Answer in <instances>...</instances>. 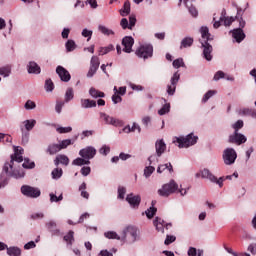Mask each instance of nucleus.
Masks as SVG:
<instances>
[{
  "label": "nucleus",
  "mask_w": 256,
  "mask_h": 256,
  "mask_svg": "<svg viewBox=\"0 0 256 256\" xmlns=\"http://www.w3.org/2000/svg\"><path fill=\"white\" fill-rule=\"evenodd\" d=\"M123 51L124 53H131L133 51V45H135V40L131 36H125L122 39Z\"/></svg>",
  "instance_id": "obj_13"
},
{
  "label": "nucleus",
  "mask_w": 256,
  "mask_h": 256,
  "mask_svg": "<svg viewBox=\"0 0 256 256\" xmlns=\"http://www.w3.org/2000/svg\"><path fill=\"white\" fill-rule=\"evenodd\" d=\"M154 172H155V167L153 166H148L144 169L145 177H151V175H153Z\"/></svg>",
  "instance_id": "obj_52"
},
{
  "label": "nucleus",
  "mask_w": 256,
  "mask_h": 256,
  "mask_svg": "<svg viewBox=\"0 0 256 256\" xmlns=\"http://www.w3.org/2000/svg\"><path fill=\"white\" fill-rule=\"evenodd\" d=\"M0 75H2V77H9L11 75V67L10 66L1 67Z\"/></svg>",
  "instance_id": "obj_41"
},
{
  "label": "nucleus",
  "mask_w": 256,
  "mask_h": 256,
  "mask_svg": "<svg viewBox=\"0 0 256 256\" xmlns=\"http://www.w3.org/2000/svg\"><path fill=\"white\" fill-rule=\"evenodd\" d=\"M228 142L234 145H243V143H247V137L239 132H234L229 136Z\"/></svg>",
  "instance_id": "obj_9"
},
{
  "label": "nucleus",
  "mask_w": 256,
  "mask_h": 256,
  "mask_svg": "<svg viewBox=\"0 0 256 256\" xmlns=\"http://www.w3.org/2000/svg\"><path fill=\"white\" fill-rule=\"evenodd\" d=\"M171 109V104H164L163 107L158 111V115H166Z\"/></svg>",
  "instance_id": "obj_48"
},
{
  "label": "nucleus",
  "mask_w": 256,
  "mask_h": 256,
  "mask_svg": "<svg viewBox=\"0 0 256 256\" xmlns=\"http://www.w3.org/2000/svg\"><path fill=\"white\" fill-rule=\"evenodd\" d=\"M80 173L84 176L87 177V175H89L91 173V167L89 166H84L81 168Z\"/></svg>",
  "instance_id": "obj_59"
},
{
  "label": "nucleus",
  "mask_w": 256,
  "mask_h": 256,
  "mask_svg": "<svg viewBox=\"0 0 256 256\" xmlns=\"http://www.w3.org/2000/svg\"><path fill=\"white\" fill-rule=\"evenodd\" d=\"M55 89V84H53V80L47 79L45 81V90L46 91H53Z\"/></svg>",
  "instance_id": "obj_50"
},
{
  "label": "nucleus",
  "mask_w": 256,
  "mask_h": 256,
  "mask_svg": "<svg viewBox=\"0 0 256 256\" xmlns=\"http://www.w3.org/2000/svg\"><path fill=\"white\" fill-rule=\"evenodd\" d=\"M48 231L52 232V235H59V229H57V223L55 221H50L46 223Z\"/></svg>",
  "instance_id": "obj_28"
},
{
  "label": "nucleus",
  "mask_w": 256,
  "mask_h": 256,
  "mask_svg": "<svg viewBox=\"0 0 256 256\" xmlns=\"http://www.w3.org/2000/svg\"><path fill=\"white\" fill-rule=\"evenodd\" d=\"M111 51H115V46L113 44H109L106 47H100L99 48V55H107V53H111Z\"/></svg>",
  "instance_id": "obj_33"
},
{
  "label": "nucleus",
  "mask_w": 256,
  "mask_h": 256,
  "mask_svg": "<svg viewBox=\"0 0 256 256\" xmlns=\"http://www.w3.org/2000/svg\"><path fill=\"white\" fill-rule=\"evenodd\" d=\"M201 177L202 179H209V181H211L212 183H216L217 185H219V187H223V177L217 179L215 175H213L211 171H209V169L202 170Z\"/></svg>",
  "instance_id": "obj_8"
},
{
  "label": "nucleus",
  "mask_w": 256,
  "mask_h": 256,
  "mask_svg": "<svg viewBox=\"0 0 256 256\" xmlns=\"http://www.w3.org/2000/svg\"><path fill=\"white\" fill-rule=\"evenodd\" d=\"M22 167L24 169H34L35 168V162H31L29 159H24V163L22 164Z\"/></svg>",
  "instance_id": "obj_45"
},
{
  "label": "nucleus",
  "mask_w": 256,
  "mask_h": 256,
  "mask_svg": "<svg viewBox=\"0 0 256 256\" xmlns=\"http://www.w3.org/2000/svg\"><path fill=\"white\" fill-rule=\"evenodd\" d=\"M135 23H137V18L135 17V15H130L129 17V26L128 29H133V27H135Z\"/></svg>",
  "instance_id": "obj_58"
},
{
  "label": "nucleus",
  "mask_w": 256,
  "mask_h": 256,
  "mask_svg": "<svg viewBox=\"0 0 256 256\" xmlns=\"http://www.w3.org/2000/svg\"><path fill=\"white\" fill-rule=\"evenodd\" d=\"M188 256H197V248L195 247H190L188 249Z\"/></svg>",
  "instance_id": "obj_64"
},
{
  "label": "nucleus",
  "mask_w": 256,
  "mask_h": 256,
  "mask_svg": "<svg viewBox=\"0 0 256 256\" xmlns=\"http://www.w3.org/2000/svg\"><path fill=\"white\" fill-rule=\"evenodd\" d=\"M243 120H238L236 123L232 125V129H234V133H239V129H243Z\"/></svg>",
  "instance_id": "obj_47"
},
{
  "label": "nucleus",
  "mask_w": 256,
  "mask_h": 256,
  "mask_svg": "<svg viewBox=\"0 0 256 256\" xmlns=\"http://www.w3.org/2000/svg\"><path fill=\"white\" fill-rule=\"evenodd\" d=\"M185 63L183 62V58H178L173 61V67L175 69H179V67H183Z\"/></svg>",
  "instance_id": "obj_55"
},
{
  "label": "nucleus",
  "mask_w": 256,
  "mask_h": 256,
  "mask_svg": "<svg viewBox=\"0 0 256 256\" xmlns=\"http://www.w3.org/2000/svg\"><path fill=\"white\" fill-rule=\"evenodd\" d=\"M100 117L103 119V121H105L106 125H114V127H121V125H123L121 120L115 119L106 113L101 112Z\"/></svg>",
  "instance_id": "obj_12"
},
{
  "label": "nucleus",
  "mask_w": 256,
  "mask_h": 256,
  "mask_svg": "<svg viewBox=\"0 0 256 256\" xmlns=\"http://www.w3.org/2000/svg\"><path fill=\"white\" fill-rule=\"evenodd\" d=\"M232 37L235 39L236 43H241L245 39V32H243V29L236 28L232 30Z\"/></svg>",
  "instance_id": "obj_19"
},
{
  "label": "nucleus",
  "mask_w": 256,
  "mask_h": 256,
  "mask_svg": "<svg viewBox=\"0 0 256 256\" xmlns=\"http://www.w3.org/2000/svg\"><path fill=\"white\" fill-rule=\"evenodd\" d=\"M80 103L83 109H91L93 107H97V102L91 99H81Z\"/></svg>",
  "instance_id": "obj_22"
},
{
  "label": "nucleus",
  "mask_w": 256,
  "mask_h": 256,
  "mask_svg": "<svg viewBox=\"0 0 256 256\" xmlns=\"http://www.w3.org/2000/svg\"><path fill=\"white\" fill-rule=\"evenodd\" d=\"M98 29H99V31H100L103 35H107V36H109V35H115V32H114L113 30H111V29H109V28H107V27H105V26H103V25H100V26L98 27Z\"/></svg>",
  "instance_id": "obj_39"
},
{
  "label": "nucleus",
  "mask_w": 256,
  "mask_h": 256,
  "mask_svg": "<svg viewBox=\"0 0 256 256\" xmlns=\"http://www.w3.org/2000/svg\"><path fill=\"white\" fill-rule=\"evenodd\" d=\"M59 164L65 165V166L69 165V157H67L64 154L58 155L54 160V165L58 167Z\"/></svg>",
  "instance_id": "obj_20"
},
{
  "label": "nucleus",
  "mask_w": 256,
  "mask_h": 256,
  "mask_svg": "<svg viewBox=\"0 0 256 256\" xmlns=\"http://www.w3.org/2000/svg\"><path fill=\"white\" fill-rule=\"evenodd\" d=\"M173 193H180V195L184 197V195H187V190L179 188V184H177L175 180L164 184L162 188L158 190L160 197H169V195H173Z\"/></svg>",
  "instance_id": "obj_2"
},
{
  "label": "nucleus",
  "mask_w": 256,
  "mask_h": 256,
  "mask_svg": "<svg viewBox=\"0 0 256 256\" xmlns=\"http://www.w3.org/2000/svg\"><path fill=\"white\" fill-rule=\"evenodd\" d=\"M137 129L138 133H141V126L139 124L134 123L133 126L127 125L126 127L123 128L124 133H135V130Z\"/></svg>",
  "instance_id": "obj_29"
},
{
  "label": "nucleus",
  "mask_w": 256,
  "mask_h": 256,
  "mask_svg": "<svg viewBox=\"0 0 256 256\" xmlns=\"http://www.w3.org/2000/svg\"><path fill=\"white\" fill-rule=\"evenodd\" d=\"M25 109L29 110V109H35L36 107V104L35 102L31 101V100H28L26 103H25Z\"/></svg>",
  "instance_id": "obj_61"
},
{
  "label": "nucleus",
  "mask_w": 256,
  "mask_h": 256,
  "mask_svg": "<svg viewBox=\"0 0 256 256\" xmlns=\"http://www.w3.org/2000/svg\"><path fill=\"white\" fill-rule=\"evenodd\" d=\"M69 145H73V142L71 141V139L62 140L59 143L60 150L67 149V147H69Z\"/></svg>",
  "instance_id": "obj_49"
},
{
  "label": "nucleus",
  "mask_w": 256,
  "mask_h": 256,
  "mask_svg": "<svg viewBox=\"0 0 256 256\" xmlns=\"http://www.w3.org/2000/svg\"><path fill=\"white\" fill-rule=\"evenodd\" d=\"M7 177H14V179H23L25 177V172L20 170H13V164L6 162L3 167V172L0 175V188L5 187L9 180Z\"/></svg>",
  "instance_id": "obj_1"
},
{
  "label": "nucleus",
  "mask_w": 256,
  "mask_h": 256,
  "mask_svg": "<svg viewBox=\"0 0 256 256\" xmlns=\"http://www.w3.org/2000/svg\"><path fill=\"white\" fill-rule=\"evenodd\" d=\"M248 251L252 254V255H256V243H252L248 246Z\"/></svg>",
  "instance_id": "obj_63"
},
{
  "label": "nucleus",
  "mask_w": 256,
  "mask_h": 256,
  "mask_svg": "<svg viewBox=\"0 0 256 256\" xmlns=\"http://www.w3.org/2000/svg\"><path fill=\"white\" fill-rule=\"evenodd\" d=\"M82 35H83L84 37H88V41H89V40L91 39V37L93 36V31L84 29V30L82 31Z\"/></svg>",
  "instance_id": "obj_62"
},
{
  "label": "nucleus",
  "mask_w": 256,
  "mask_h": 256,
  "mask_svg": "<svg viewBox=\"0 0 256 256\" xmlns=\"http://www.w3.org/2000/svg\"><path fill=\"white\" fill-rule=\"evenodd\" d=\"M99 65H101V63L99 62V57L93 56L90 61V69L87 73V77H93V75L97 73V69H99Z\"/></svg>",
  "instance_id": "obj_14"
},
{
  "label": "nucleus",
  "mask_w": 256,
  "mask_h": 256,
  "mask_svg": "<svg viewBox=\"0 0 256 256\" xmlns=\"http://www.w3.org/2000/svg\"><path fill=\"white\" fill-rule=\"evenodd\" d=\"M56 73L64 83H69V81H71V74L63 66H58L56 68Z\"/></svg>",
  "instance_id": "obj_15"
},
{
  "label": "nucleus",
  "mask_w": 256,
  "mask_h": 256,
  "mask_svg": "<svg viewBox=\"0 0 256 256\" xmlns=\"http://www.w3.org/2000/svg\"><path fill=\"white\" fill-rule=\"evenodd\" d=\"M168 170L169 173H173V165L171 163L159 165L157 168V173H163V171Z\"/></svg>",
  "instance_id": "obj_34"
},
{
  "label": "nucleus",
  "mask_w": 256,
  "mask_h": 256,
  "mask_svg": "<svg viewBox=\"0 0 256 256\" xmlns=\"http://www.w3.org/2000/svg\"><path fill=\"white\" fill-rule=\"evenodd\" d=\"M79 155L83 159H87V161H89V159H93V157H95V155H97V150L95 148H93L92 146H88L86 148L81 149L79 151Z\"/></svg>",
  "instance_id": "obj_10"
},
{
  "label": "nucleus",
  "mask_w": 256,
  "mask_h": 256,
  "mask_svg": "<svg viewBox=\"0 0 256 256\" xmlns=\"http://www.w3.org/2000/svg\"><path fill=\"white\" fill-rule=\"evenodd\" d=\"M236 19H237V16L226 17L225 15H223V13H222V16L220 17V21H223L225 27H231V25L234 23Z\"/></svg>",
  "instance_id": "obj_27"
},
{
  "label": "nucleus",
  "mask_w": 256,
  "mask_h": 256,
  "mask_svg": "<svg viewBox=\"0 0 256 256\" xmlns=\"http://www.w3.org/2000/svg\"><path fill=\"white\" fill-rule=\"evenodd\" d=\"M237 159V152L233 148H227L223 152V161L225 165H233Z\"/></svg>",
  "instance_id": "obj_7"
},
{
  "label": "nucleus",
  "mask_w": 256,
  "mask_h": 256,
  "mask_svg": "<svg viewBox=\"0 0 256 256\" xmlns=\"http://www.w3.org/2000/svg\"><path fill=\"white\" fill-rule=\"evenodd\" d=\"M181 75L179 72H175L171 78V85L167 86L168 95H175V90L177 89V83H179Z\"/></svg>",
  "instance_id": "obj_11"
},
{
  "label": "nucleus",
  "mask_w": 256,
  "mask_h": 256,
  "mask_svg": "<svg viewBox=\"0 0 256 256\" xmlns=\"http://www.w3.org/2000/svg\"><path fill=\"white\" fill-rule=\"evenodd\" d=\"M112 101L115 105H117V103H121V101H123V98H121V96H119L116 92L115 94L112 96Z\"/></svg>",
  "instance_id": "obj_60"
},
{
  "label": "nucleus",
  "mask_w": 256,
  "mask_h": 256,
  "mask_svg": "<svg viewBox=\"0 0 256 256\" xmlns=\"http://www.w3.org/2000/svg\"><path fill=\"white\" fill-rule=\"evenodd\" d=\"M7 255L9 256H21V248L17 246H11L7 248Z\"/></svg>",
  "instance_id": "obj_31"
},
{
  "label": "nucleus",
  "mask_w": 256,
  "mask_h": 256,
  "mask_svg": "<svg viewBox=\"0 0 256 256\" xmlns=\"http://www.w3.org/2000/svg\"><path fill=\"white\" fill-rule=\"evenodd\" d=\"M75 97V94L73 93V88H68L65 93V102L69 103Z\"/></svg>",
  "instance_id": "obj_42"
},
{
  "label": "nucleus",
  "mask_w": 256,
  "mask_h": 256,
  "mask_svg": "<svg viewBox=\"0 0 256 256\" xmlns=\"http://www.w3.org/2000/svg\"><path fill=\"white\" fill-rule=\"evenodd\" d=\"M131 13V2L129 0L124 2L123 8L120 10V15L122 17H127Z\"/></svg>",
  "instance_id": "obj_26"
},
{
  "label": "nucleus",
  "mask_w": 256,
  "mask_h": 256,
  "mask_svg": "<svg viewBox=\"0 0 256 256\" xmlns=\"http://www.w3.org/2000/svg\"><path fill=\"white\" fill-rule=\"evenodd\" d=\"M201 37L204 39V41H213V38H211V34L209 33V28L207 26H202L200 29Z\"/></svg>",
  "instance_id": "obj_24"
},
{
  "label": "nucleus",
  "mask_w": 256,
  "mask_h": 256,
  "mask_svg": "<svg viewBox=\"0 0 256 256\" xmlns=\"http://www.w3.org/2000/svg\"><path fill=\"white\" fill-rule=\"evenodd\" d=\"M139 235V230L135 226H128L124 230V239H127L128 243H135Z\"/></svg>",
  "instance_id": "obj_5"
},
{
  "label": "nucleus",
  "mask_w": 256,
  "mask_h": 256,
  "mask_svg": "<svg viewBox=\"0 0 256 256\" xmlns=\"http://www.w3.org/2000/svg\"><path fill=\"white\" fill-rule=\"evenodd\" d=\"M126 201H128L129 205H131L134 209H137V207L141 205V196L130 193L127 195Z\"/></svg>",
  "instance_id": "obj_16"
},
{
  "label": "nucleus",
  "mask_w": 256,
  "mask_h": 256,
  "mask_svg": "<svg viewBox=\"0 0 256 256\" xmlns=\"http://www.w3.org/2000/svg\"><path fill=\"white\" fill-rule=\"evenodd\" d=\"M73 235H75V232H73V230H70L68 234L64 236V241L71 245L72 241H74Z\"/></svg>",
  "instance_id": "obj_51"
},
{
  "label": "nucleus",
  "mask_w": 256,
  "mask_h": 256,
  "mask_svg": "<svg viewBox=\"0 0 256 256\" xmlns=\"http://www.w3.org/2000/svg\"><path fill=\"white\" fill-rule=\"evenodd\" d=\"M62 176H63V169L55 168L52 171V178L53 179H61Z\"/></svg>",
  "instance_id": "obj_43"
},
{
  "label": "nucleus",
  "mask_w": 256,
  "mask_h": 256,
  "mask_svg": "<svg viewBox=\"0 0 256 256\" xmlns=\"http://www.w3.org/2000/svg\"><path fill=\"white\" fill-rule=\"evenodd\" d=\"M199 137L193 135V133L188 134L185 136H180L176 138V143H178V147L183 149L184 147H191L197 143Z\"/></svg>",
  "instance_id": "obj_3"
},
{
  "label": "nucleus",
  "mask_w": 256,
  "mask_h": 256,
  "mask_svg": "<svg viewBox=\"0 0 256 256\" xmlns=\"http://www.w3.org/2000/svg\"><path fill=\"white\" fill-rule=\"evenodd\" d=\"M125 193H127V189L123 186L118 187V199H125Z\"/></svg>",
  "instance_id": "obj_53"
},
{
  "label": "nucleus",
  "mask_w": 256,
  "mask_h": 256,
  "mask_svg": "<svg viewBox=\"0 0 256 256\" xmlns=\"http://www.w3.org/2000/svg\"><path fill=\"white\" fill-rule=\"evenodd\" d=\"M89 95L93 97V99H99L105 97V92H101L97 90L96 88H90Z\"/></svg>",
  "instance_id": "obj_30"
},
{
  "label": "nucleus",
  "mask_w": 256,
  "mask_h": 256,
  "mask_svg": "<svg viewBox=\"0 0 256 256\" xmlns=\"http://www.w3.org/2000/svg\"><path fill=\"white\" fill-rule=\"evenodd\" d=\"M59 151H61L59 144H50L47 148V153H49V155H55L56 153H59Z\"/></svg>",
  "instance_id": "obj_32"
},
{
  "label": "nucleus",
  "mask_w": 256,
  "mask_h": 256,
  "mask_svg": "<svg viewBox=\"0 0 256 256\" xmlns=\"http://www.w3.org/2000/svg\"><path fill=\"white\" fill-rule=\"evenodd\" d=\"M155 213H157V208L153 206L146 210V216L148 219H153V217H155Z\"/></svg>",
  "instance_id": "obj_44"
},
{
  "label": "nucleus",
  "mask_w": 256,
  "mask_h": 256,
  "mask_svg": "<svg viewBox=\"0 0 256 256\" xmlns=\"http://www.w3.org/2000/svg\"><path fill=\"white\" fill-rule=\"evenodd\" d=\"M28 73H34L35 75H39V73H41V67H39V64L36 62H29Z\"/></svg>",
  "instance_id": "obj_25"
},
{
  "label": "nucleus",
  "mask_w": 256,
  "mask_h": 256,
  "mask_svg": "<svg viewBox=\"0 0 256 256\" xmlns=\"http://www.w3.org/2000/svg\"><path fill=\"white\" fill-rule=\"evenodd\" d=\"M193 38L191 37H186L181 41V46L180 49H186L187 47H191V45H193Z\"/></svg>",
  "instance_id": "obj_36"
},
{
  "label": "nucleus",
  "mask_w": 256,
  "mask_h": 256,
  "mask_svg": "<svg viewBox=\"0 0 256 256\" xmlns=\"http://www.w3.org/2000/svg\"><path fill=\"white\" fill-rule=\"evenodd\" d=\"M91 161L85 160V158H76L73 160L72 165H77L78 167H81L82 165H89Z\"/></svg>",
  "instance_id": "obj_35"
},
{
  "label": "nucleus",
  "mask_w": 256,
  "mask_h": 256,
  "mask_svg": "<svg viewBox=\"0 0 256 256\" xmlns=\"http://www.w3.org/2000/svg\"><path fill=\"white\" fill-rule=\"evenodd\" d=\"M104 235L107 239H117L118 241L121 239V237H119L116 232H106Z\"/></svg>",
  "instance_id": "obj_56"
},
{
  "label": "nucleus",
  "mask_w": 256,
  "mask_h": 256,
  "mask_svg": "<svg viewBox=\"0 0 256 256\" xmlns=\"http://www.w3.org/2000/svg\"><path fill=\"white\" fill-rule=\"evenodd\" d=\"M36 124H37L36 120H25L24 121L26 131L33 130V127H35Z\"/></svg>",
  "instance_id": "obj_38"
},
{
  "label": "nucleus",
  "mask_w": 256,
  "mask_h": 256,
  "mask_svg": "<svg viewBox=\"0 0 256 256\" xmlns=\"http://www.w3.org/2000/svg\"><path fill=\"white\" fill-rule=\"evenodd\" d=\"M56 131L60 134H63V133H71L73 131V128L71 127H58L56 129Z\"/></svg>",
  "instance_id": "obj_57"
},
{
  "label": "nucleus",
  "mask_w": 256,
  "mask_h": 256,
  "mask_svg": "<svg viewBox=\"0 0 256 256\" xmlns=\"http://www.w3.org/2000/svg\"><path fill=\"white\" fill-rule=\"evenodd\" d=\"M15 161L17 163H23V156L19 155V148H14V155L11 156L10 163L8 164L13 167V163H15Z\"/></svg>",
  "instance_id": "obj_23"
},
{
  "label": "nucleus",
  "mask_w": 256,
  "mask_h": 256,
  "mask_svg": "<svg viewBox=\"0 0 256 256\" xmlns=\"http://www.w3.org/2000/svg\"><path fill=\"white\" fill-rule=\"evenodd\" d=\"M21 193L24 194L25 197H31L32 199H35L41 196V190L29 185H23L21 187Z\"/></svg>",
  "instance_id": "obj_6"
},
{
  "label": "nucleus",
  "mask_w": 256,
  "mask_h": 256,
  "mask_svg": "<svg viewBox=\"0 0 256 256\" xmlns=\"http://www.w3.org/2000/svg\"><path fill=\"white\" fill-rule=\"evenodd\" d=\"M154 227H156L157 231H161V233H165V220L156 217L153 221Z\"/></svg>",
  "instance_id": "obj_21"
},
{
  "label": "nucleus",
  "mask_w": 256,
  "mask_h": 256,
  "mask_svg": "<svg viewBox=\"0 0 256 256\" xmlns=\"http://www.w3.org/2000/svg\"><path fill=\"white\" fill-rule=\"evenodd\" d=\"M201 45L204 48V58L206 59V61H211V59H213V55H211V53H213V46H211V44H209V42L207 41L201 42Z\"/></svg>",
  "instance_id": "obj_17"
},
{
  "label": "nucleus",
  "mask_w": 256,
  "mask_h": 256,
  "mask_svg": "<svg viewBox=\"0 0 256 256\" xmlns=\"http://www.w3.org/2000/svg\"><path fill=\"white\" fill-rule=\"evenodd\" d=\"M155 149H156V155L158 157H161L165 153V150L167 149V145L165 144V141L163 139L157 140L155 144Z\"/></svg>",
  "instance_id": "obj_18"
},
{
  "label": "nucleus",
  "mask_w": 256,
  "mask_h": 256,
  "mask_svg": "<svg viewBox=\"0 0 256 256\" xmlns=\"http://www.w3.org/2000/svg\"><path fill=\"white\" fill-rule=\"evenodd\" d=\"M177 241V237L173 235H167L164 241V245H171V243H175Z\"/></svg>",
  "instance_id": "obj_54"
},
{
  "label": "nucleus",
  "mask_w": 256,
  "mask_h": 256,
  "mask_svg": "<svg viewBox=\"0 0 256 256\" xmlns=\"http://www.w3.org/2000/svg\"><path fill=\"white\" fill-rule=\"evenodd\" d=\"M242 115H246L248 117H252L253 119H256V110L255 109H249V108H244L241 110Z\"/></svg>",
  "instance_id": "obj_37"
},
{
  "label": "nucleus",
  "mask_w": 256,
  "mask_h": 256,
  "mask_svg": "<svg viewBox=\"0 0 256 256\" xmlns=\"http://www.w3.org/2000/svg\"><path fill=\"white\" fill-rule=\"evenodd\" d=\"M136 55L141 59H149V57H153V46L150 44L140 46L136 50Z\"/></svg>",
  "instance_id": "obj_4"
},
{
  "label": "nucleus",
  "mask_w": 256,
  "mask_h": 256,
  "mask_svg": "<svg viewBox=\"0 0 256 256\" xmlns=\"http://www.w3.org/2000/svg\"><path fill=\"white\" fill-rule=\"evenodd\" d=\"M65 47H66V51L71 52L77 49V44H75V41L73 40H68L65 44Z\"/></svg>",
  "instance_id": "obj_40"
},
{
  "label": "nucleus",
  "mask_w": 256,
  "mask_h": 256,
  "mask_svg": "<svg viewBox=\"0 0 256 256\" xmlns=\"http://www.w3.org/2000/svg\"><path fill=\"white\" fill-rule=\"evenodd\" d=\"M217 93V91L215 90H209L204 97L202 98V102L203 103H207L209 101V99H211V97H213V95H215Z\"/></svg>",
  "instance_id": "obj_46"
}]
</instances>
